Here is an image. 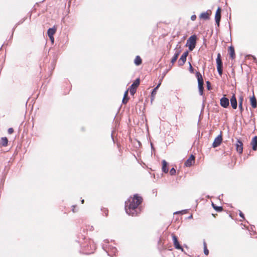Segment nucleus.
Wrapping results in <instances>:
<instances>
[{
    "mask_svg": "<svg viewBox=\"0 0 257 257\" xmlns=\"http://www.w3.org/2000/svg\"><path fill=\"white\" fill-rule=\"evenodd\" d=\"M143 199L140 196L136 194L133 197H130L125 202V210L126 213L130 216H137L141 212L139 205L142 202Z\"/></svg>",
    "mask_w": 257,
    "mask_h": 257,
    "instance_id": "obj_1",
    "label": "nucleus"
},
{
    "mask_svg": "<svg viewBox=\"0 0 257 257\" xmlns=\"http://www.w3.org/2000/svg\"><path fill=\"white\" fill-rule=\"evenodd\" d=\"M196 76L197 78L198 81V88L199 90V93L200 95H202L203 94V90H204V81L201 74L197 71L196 72Z\"/></svg>",
    "mask_w": 257,
    "mask_h": 257,
    "instance_id": "obj_2",
    "label": "nucleus"
},
{
    "mask_svg": "<svg viewBox=\"0 0 257 257\" xmlns=\"http://www.w3.org/2000/svg\"><path fill=\"white\" fill-rule=\"evenodd\" d=\"M197 37L195 35L191 36L187 41L186 45L188 47L189 50L191 51L195 47L196 44Z\"/></svg>",
    "mask_w": 257,
    "mask_h": 257,
    "instance_id": "obj_3",
    "label": "nucleus"
},
{
    "mask_svg": "<svg viewBox=\"0 0 257 257\" xmlns=\"http://www.w3.org/2000/svg\"><path fill=\"white\" fill-rule=\"evenodd\" d=\"M216 61L217 63V72L218 74L221 76L223 73V63L221 59V55L220 53H218Z\"/></svg>",
    "mask_w": 257,
    "mask_h": 257,
    "instance_id": "obj_4",
    "label": "nucleus"
},
{
    "mask_svg": "<svg viewBox=\"0 0 257 257\" xmlns=\"http://www.w3.org/2000/svg\"><path fill=\"white\" fill-rule=\"evenodd\" d=\"M140 84V79H137L133 84L130 86L128 89L130 90V93L132 95H134L136 92L137 88Z\"/></svg>",
    "mask_w": 257,
    "mask_h": 257,
    "instance_id": "obj_5",
    "label": "nucleus"
},
{
    "mask_svg": "<svg viewBox=\"0 0 257 257\" xmlns=\"http://www.w3.org/2000/svg\"><path fill=\"white\" fill-rule=\"evenodd\" d=\"M172 240L174 246L176 249H180L182 251H183V248L182 246L180 244L178 240L177 237L174 234H172Z\"/></svg>",
    "mask_w": 257,
    "mask_h": 257,
    "instance_id": "obj_6",
    "label": "nucleus"
},
{
    "mask_svg": "<svg viewBox=\"0 0 257 257\" xmlns=\"http://www.w3.org/2000/svg\"><path fill=\"white\" fill-rule=\"evenodd\" d=\"M188 55V51H186L183 53L178 60L179 66H183L186 61V58Z\"/></svg>",
    "mask_w": 257,
    "mask_h": 257,
    "instance_id": "obj_7",
    "label": "nucleus"
},
{
    "mask_svg": "<svg viewBox=\"0 0 257 257\" xmlns=\"http://www.w3.org/2000/svg\"><path fill=\"white\" fill-rule=\"evenodd\" d=\"M222 141V136L221 134H220L218 135L217 137H216L213 142L212 144V147L213 148H216L218 146H219L220 144L221 143Z\"/></svg>",
    "mask_w": 257,
    "mask_h": 257,
    "instance_id": "obj_8",
    "label": "nucleus"
},
{
    "mask_svg": "<svg viewBox=\"0 0 257 257\" xmlns=\"http://www.w3.org/2000/svg\"><path fill=\"white\" fill-rule=\"evenodd\" d=\"M195 156L191 155L189 158L185 161V166L187 167H189L192 166L195 163Z\"/></svg>",
    "mask_w": 257,
    "mask_h": 257,
    "instance_id": "obj_9",
    "label": "nucleus"
},
{
    "mask_svg": "<svg viewBox=\"0 0 257 257\" xmlns=\"http://www.w3.org/2000/svg\"><path fill=\"white\" fill-rule=\"evenodd\" d=\"M220 104L223 108H227L229 104V99L224 96L220 100Z\"/></svg>",
    "mask_w": 257,
    "mask_h": 257,
    "instance_id": "obj_10",
    "label": "nucleus"
},
{
    "mask_svg": "<svg viewBox=\"0 0 257 257\" xmlns=\"http://www.w3.org/2000/svg\"><path fill=\"white\" fill-rule=\"evenodd\" d=\"M242 145H243V144H242V142L239 140H237L236 141V144H235V146H236V151L239 154H241L242 153V150H243Z\"/></svg>",
    "mask_w": 257,
    "mask_h": 257,
    "instance_id": "obj_11",
    "label": "nucleus"
},
{
    "mask_svg": "<svg viewBox=\"0 0 257 257\" xmlns=\"http://www.w3.org/2000/svg\"><path fill=\"white\" fill-rule=\"evenodd\" d=\"M230 101L232 107L234 109H236L237 107V102L234 94H233L230 98Z\"/></svg>",
    "mask_w": 257,
    "mask_h": 257,
    "instance_id": "obj_12",
    "label": "nucleus"
},
{
    "mask_svg": "<svg viewBox=\"0 0 257 257\" xmlns=\"http://www.w3.org/2000/svg\"><path fill=\"white\" fill-rule=\"evenodd\" d=\"M180 52H181V50H177L176 51V52L171 61V62L172 65H173L174 63L176 61L179 55H180Z\"/></svg>",
    "mask_w": 257,
    "mask_h": 257,
    "instance_id": "obj_13",
    "label": "nucleus"
},
{
    "mask_svg": "<svg viewBox=\"0 0 257 257\" xmlns=\"http://www.w3.org/2000/svg\"><path fill=\"white\" fill-rule=\"evenodd\" d=\"M251 145H252V150L256 151L257 150V136H255L252 139Z\"/></svg>",
    "mask_w": 257,
    "mask_h": 257,
    "instance_id": "obj_14",
    "label": "nucleus"
},
{
    "mask_svg": "<svg viewBox=\"0 0 257 257\" xmlns=\"http://www.w3.org/2000/svg\"><path fill=\"white\" fill-rule=\"evenodd\" d=\"M57 28L54 26L53 28H49L47 31V34L49 37H51L56 33Z\"/></svg>",
    "mask_w": 257,
    "mask_h": 257,
    "instance_id": "obj_15",
    "label": "nucleus"
},
{
    "mask_svg": "<svg viewBox=\"0 0 257 257\" xmlns=\"http://www.w3.org/2000/svg\"><path fill=\"white\" fill-rule=\"evenodd\" d=\"M168 163L165 160L162 161V171L165 173L168 172Z\"/></svg>",
    "mask_w": 257,
    "mask_h": 257,
    "instance_id": "obj_16",
    "label": "nucleus"
},
{
    "mask_svg": "<svg viewBox=\"0 0 257 257\" xmlns=\"http://www.w3.org/2000/svg\"><path fill=\"white\" fill-rule=\"evenodd\" d=\"M250 104L253 108H256L257 106V101L254 95L250 99Z\"/></svg>",
    "mask_w": 257,
    "mask_h": 257,
    "instance_id": "obj_17",
    "label": "nucleus"
},
{
    "mask_svg": "<svg viewBox=\"0 0 257 257\" xmlns=\"http://www.w3.org/2000/svg\"><path fill=\"white\" fill-rule=\"evenodd\" d=\"M161 82H160L153 89L151 93V99L152 100L154 99L155 95L156 94L157 90L159 88L160 85H161Z\"/></svg>",
    "mask_w": 257,
    "mask_h": 257,
    "instance_id": "obj_18",
    "label": "nucleus"
},
{
    "mask_svg": "<svg viewBox=\"0 0 257 257\" xmlns=\"http://www.w3.org/2000/svg\"><path fill=\"white\" fill-rule=\"evenodd\" d=\"M128 89L126 90L124 93L123 97L122 100V102L123 104H126L128 100H129V97L128 96Z\"/></svg>",
    "mask_w": 257,
    "mask_h": 257,
    "instance_id": "obj_19",
    "label": "nucleus"
},
{
    "mask_svg": "<svg viewBox=\"0 0 257 257\" xmlns=\"http://www.w3.org/2000/svg\"><path fill=\"white\" fill-rule=\"evenodd\" d=\"M8 140L6 137H3L0 142V146L6 147L8 145Z\"/></svg>",
    "mask_w": 257,
    "mask_h": 257,
    "instance_id": "obj_20",
    "label": "nucleus"
},
{
    "mask_svg": "<svg viewBox=\"0 0 257 257\" xmlns=\"http://www.w3.org/2000/svg\"><path fill=\"white\" fill-rule=\"evenodd\" d=\"M221 9L219 7H218L216 11L215 19H216L217 20H218V19H221Z\"/></svg>",
    "mask_w": 257,
    "mask_h": 257,
    "instance_id": "obj_21",
    "label": "nucleus"
},
{
    "mask_svg": "<svg viewBox=\"0 0 257 257\" xmlns=\"http://www.w3.org/2000/svg\"><path fill=\"white\" fill-rule=\"evenodd\" d=\"M229 52L230 57L232 59H234L235 57V52L233 47L230 46L229 47Z\"/></svg>",
    "mask_w": 257,
    "mask_h": 257,
    "instance_id": "obj_22",
    "label": "nucleus"
},
{
    "mask_svg": "<svg viewBox=\"0 0 257 257\" xmlns=\"http://www.w3.org/2000/svg\"><path fill=\"white\" fill-rule=\"evenodd\" d=\"M134 63L137 66H139L142 63V60L141 58L139 56H136L135 60Z\"/></svg>",
    "mask_w": 257,
    "mask_h": 257,
    "instance_id": "obj_23",
    "label": "nucleus"
},
{
    "mask_svg": "<svg viewBox=\"0 0 257 257\" xmlns=\"http://www.w3.org/2000/svg\"><path fill=\"white\" fill-rule=\"evenodd\" d=\"M243 98L242 96H240L239 98V104L238 107L239 108V110L241 112H242L243 110V107H242V103H243Z\"/></svg>",
    "mask_w": 257,
    "mask_h": 257,
    "instance_id": "obj_24",
    "label": "nucleus"
},
{
    "mask_svg": "<svg viewBox=\"0 0 257 257\" xmlns=\"http://www.w3.org/2000/svg\"><path fill=\"white\" fill-rule=\"evenodd\" d=\"M200 18L204 20H208L209 19V16L207 12H204L201 14Z\"/></svg>",
    "mask_w": 257,
    "mask_h": 257,
    "instance_id": "obj_25",
    "label": "nucleus"
},
{
    "mask_svg": "<svg viewBox=\"0 0 257 257\" xmlns=\"http://www.w3.org/2000/svg\"><path fill=\"white\" fill-rule=\"evenodd\" d=\"M212 206L214 209L217 212H221L223 210L222 206H216L213 203H212Z\"/></svg>",
    "mask_w": 257,
    "mask_h": 257,
    "instance_id": "obj_26",
    "label": "nucleus"
},
{
    "mask_svg": "<svg viewBox=\"0 0 257 257\" xmlns=\"http://www.w3.org/2000/svg\"><path fill=\"white\" fill-rule=\"evenodd\" d=\"M203 245H204V253L205 255H208L209 253V251L207 248L206 244L205 241L204 242Z\"/></svg>",
    "mask_w": 257,
    "mask_h": 257,
    "instance_id": "obj_27",
    "label": "nucleus"
},
{
    "mask_svg": "<svg viewBox=\"0 0 257 257\" xmlns=\"http://www.w3.org/2000/svg\"><path fill=\"white\" fill-rule=\"evenodd\" d=\"M103 249L106 251L108 255L111 256L109 251L107 249V245L103 244L102 246Z\"/></svg>",
    "mask_w": 257,
    "mask_h": 257,
    "instance_id": "obj_28",
    "label": "nucleus"
},
{
    "mask_svg": "<svg viewBox=\"0 0 257 257\" xmlns=\"http://www.w3.org/2000/svg\"><path fill=\"white\" fill-rule=\"evenodd\" d=\"M175 173H176V170L174 168H171L170 171V175H174L175 174Z\"/></svg>",
    "mask_w": 257,
    "mask_h": 257,
    "instance_id": "obj_29",
    "label": "nucleus"
},
{
    "mask_svg": "<svg viewBox=\"0 0 257 257\" xmlns=\"http://www.w3.org/2000/svg\"><path fill=\"white\" fill-rule=\"evenodd\" d=\"M189 63V71L191 73H194V68H193L191 63L190 62Z\"/></svg>",
    "mask_w": 257,
    "mask_h": 257,
    "instance_id": "obj_30",
    "label": "nucleus"
},
{
    "mask_svg": "<svg viewBox=\"0 0 257 257\" xmlns=\"http://www.w3.org/2000/svg\"><path fill=\"white\" fill-rule=\"evenodd\" d=\"M168 71V70H166V71H165L163 73V74H162V77L161 79H160V82H161V81H162V79H163V78L165 77V76L166 75V74L167 73Z\"/></svg>",
    "mask_w": 257,
    "mask_h": 257,
    "instance_id": "obj_31",
    "label": "nucleus"
},
{
    "mask_svg": "<svg viewBox=\"0 0 257 257\" xmlns=\"http://www.w3.org/2000/svg\"><path fill=\"white\" fill-rule=\"evenodd\" d=\"M206 84H207V87L208 90H210L211 89V84H210V82L209 81H207L206 82Z\"/></svg>",
    "mask_w": 257,
    "mask_h": 257,
    "instance_id": "obj_32",
    "label": "nucleus"
},
{
    "mask_svg": "<svg viewBox=\"0 0 257 257\" xmlns=\"http://www.w3.org/2000/svg\"><path fill=\"white\" fill-rule=\"evenodd\" d=\"M8 133H9V134H13V132H14V130H13V128H12V127L9 128L8 129Z\"/></svg>",
    "mask_w": 257,
    "mask_h": 257,
    "instance_id": "obj_33",
    "label": "nucleus"
},
{
    "mask_svg": "<svg viewBox=\"0 0 257 257\" xmlns=\"http://www.w3.org/2000/svg\"><path fill=\"white\" fill-rule=\"evenodd\" d=\"M196 19V16L195 15H193L191 17V20L193 21H195Z\"/></svg>",
    "mask_w": 257,
    "mask_h": 257,
    "instance_id": "obj_34",
    "label": "nucleus"
},
{
    "mask_svg": "<svg viewBox=\"0 0 257 257\" xmlns=\"http://www.w3.org/2000/svg\"><path fill=\"white\" fill-rule=\"evenodd\" d=\"M215 20L216 24L217 26L218 27L219 26V23H220V19H218V20L215 19Z\"/></svg>",
    "mask_w": 257,
    "mask_h": 257,
    "instance_id": "obj_35",
    "label": "nucleus"
},
{
    "mask_svg": "<svg viewBox=\"0 0 257 257\" xmlns=\"http://www.w3.org/2000/svg\"><path fill=\"white\" fill-rule=\"evenodd\" d=\"M239 215L240 217H241L242 218L244 219V214H243V213L241 211H239Z\"/></svg>",
    "mask_w": 257,
    "mask_h": 257,
    "instance_id": "obj_36",
    "label": "nucleus"
},
{
    "mask_svg": "<svg viewBox=\"0 0 257 257\" xmlns=\"http://www.w3.org/2000/svg\"><path fill=\"white\" fill-rule=\"evenodd\" d=\"M49 38L51 40V42L52 43H53L54 41V38L53 36H52V37L51 36V37H49Z\"/></svg>",
    "mask_w": 257,
    "mask_h": 257,
    "instance_id": "obj_37",
    "label": "nucleus"
},
{
    "mask_svg": "<svg viewBox=\"0 0 257 257\" xmlns=\"http://www.w3.org/2000/svg\"><path fill=\"white\" fill-rule=\"evenodd\" d=\"M254 61L255 62L257 60L256 58L254 56H252Z\"/></svg>",
    "mask_w": 257,
    "mask_h": 257,
    "instance_id": "obj_38",
    "label": "nucleus"
},
{
    "mask_svg": "<svg viewBox=\"0 0 257 257\" xmlns=\"http://www.w3.org/2000/svg\"><path fill=\"white\" fill-rule=\"evenodd\" d=\"M115 122V123H116V124H115V127H117V120H116Z\"/></svg>",
    "mask_w": 257,
    "mask_h": 257,
    "instance_id": "obj_39",
    "label": "nucleus"
},
{
    "mask_svg": "<svg viewBox=\"0 0 257 257\" xmlns=\"http://www.w3.org/2000/svg\"><path fill=\"white\" fill-rule=\"evenodd\" d=\"M104 241H105V242L106 243H108V240H105Z\"/></svg>",
    "mask_w": 257,
    "mask_h": 257,
    "instance_id": "obj_40",
    "label": "nucleus"
},
{
    "mask_svg": "<svg viewBox=\"0 0 257 257\" xmlns=\"http://www.w3.org/2000/svg\"><path fill=\"white\" fill-rule=\"evenodd\" d=\"M111 137L112 139V131H111Z\"/></svg>",
    "mask_w": 257,
    "mask_h": 257,
    "instance_id": "obj_41",
    "label": "nucleus"
},
{
    "mask_svg": "<svg viewBox=\"0 0 257 257\" xmlns=\"http://www.w3.org/2000/svg\"><path fill=\"white\" fill-rule=\"evenodd\" d=\"M84 200L83 199L81 200V202H82V203H84Z\"/></svg>",
    "mask_w": 257,
    "mask_h": 257,
    "instance_id": "obj_42",
    "label": "nucleus"
},
{
    "mask_svg": "<svg viewBox=\"0 0 257 257\" xmlns=\"http://www.w3.org/2000/svg\"><path fill=\"white\" fill-rule=\"evenodd\" d=\"M192 215H190V216L189 217V218H192Z\"/></svg>",
    "mask_w": 257,
    "mask_h": 257,
    "instance_id": "obj_43",
    "label": "nucleus"
},
{
    "mask_svg": "<svg viewBox=\"0 0 257 257\" xmlns=\"http://www.w3.org/2000/svg\"><path fill=\"white\" fill-rule=\"evenodd\" d=\"M107 212L105 213V216H107Z\"/></svg>",
    "mask_w": 257,
    "mask_h": 257,
    "instance_id": "obj_44",
    "label": "nucleus"
},
{
    "mask_svg": "<svg viewBox=\"0 0 257 257\" xmlns=\"http://www.w3.org/2000/svg\"><path fill=\"white\" fill-rule=\"evenodd\" d=\"M113 144H114V142H115V141H114V139H113Z\"/></svg>",
    "mask_w": 257,
    "mask_h": 257,
    "instance_id": "obj_45",
    "label": "nucleus"
},
{
    "mask_svg": "<svg viewBox=\"0 0 257 257\" xmlns=\"http://www.w3.org/2000/svg\"><path fill=\"white\" fill-rule=\"evenodd\" d=\"M113 135H114V130H113Z\"/></svg>",
    "mask_w": 257,
    "mask_h": 257,
    "instance_id": "obj_46",
    "label": "nucleus"
},
{
    "mask_svg": "<svg viewBox=\"0 0 257 257\" xmlns=\"http://www.w3.org/2000/svg\"><path fill=\"white\" fill-rule=\"evenodd\" d=\"M113 249H114V247L113 248ZM114 255V253H113V255Z\"/></svg>",
    "mask_w": 257,
    "mask_h": 257,
    "instance_id": "obj_47",
    "label": "nucleus"
}]
</instances>
